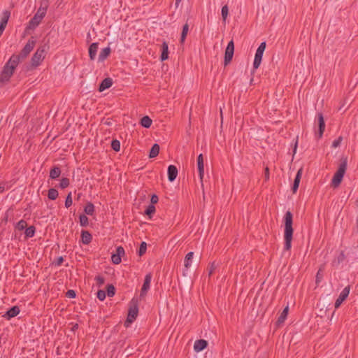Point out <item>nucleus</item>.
Listing matches in <instances>:
<instances>
[{
	"label": "nucleus",
	"mask_w": 358,
	"mask_h": 358,
	"mask_svg": "<svg viewBox=\"0 0 358 358\" xmlns=\"http://www.w3.org/2000/svg\"><path fill=\"white\" fill-rule=\"evenodd\" d=\"M283 222L285 224L284 229V250L288 251L292 248V241L293 238L294 229L293 224V215L290 211H287L283 217Z\"/></svg>",
	"instance_id": "nucleus-1"
},
{
	"label": "nucleus",
	"mask_w": 358,
	"mask_h": 358,
	"mask_svg": "<svg viewBox=\"0 0 358 358\" xmlns=\"http://www.w3.org/2000/svg\"><path fill=\"white\" fill-rule=\"evenodd\" d=\"M17 59L16 57H13L12 55L9 60L6 63L0 76V81L1 83L8 82L13 76L15 68L20 63Z\"/></svg>",
	"instance_id": "nucleus-2"
},
{
	"label": "nucleus",
	"mask_w": 358,
	"mask_h": 358,
	"mask_svg": "<svg viewBox=\"0 0 358 358\" xmlns=\"http://www.w3.org/2000/svg\"><path fill=\"white\" fill-rule=\"evenodd\" d=\"M348 166V159L347 157H343L341 159V163L339 164L338 170L334 173L332 180L331 185L334 187H337L341 183L343 176L345 173Z\"/></svg>",
	"instance_id": "nucleus-3"
},
{
	"label": "nucleus",
	"mask_w": 358,
	"mask_h": 358,
	"mask_svg": "<svg viewBox=\"0 0 358 358\" xmlns=\"http://www.w3.org/2000/svg\"><path fill=\"white\" fill-rule=\"evenodd\" d=\"M47 12V6H40L34 17L29 22L26 29H34L41 23Z\"/></svg>",
	"instance_id": "nucleus-4"
},
{
	"label": "nucleus",
	"mask_w": 358,
	"mask_h": 358,
	"mask_svg": "<svg viewBox=\"0 0 358 358\" xmlns=\"http://www.w3.org/2000/svg\"><path fill=\"white\" fill-rule=\"evenodd\" d=\"M138 313V306L137 301H135L134 299L131 300L130 302L128 315L127 320L124 322V326L128 327L136 319Z\"/></svg>",
	"instance_id": "nucleus-5"
},
{
	"label": "nucleus",
	"mask_w": 358,
	"mask_h": 358,
	"mask_svg": "<svg viewBox=\"0 0 358 358\" xmlns=\"http://www.w3.org/2000/svg\"><path fill=\"white\" fill-rule=\"evenodd\" d=\"M36 45V41L34 39V37H31L24 47L22 48L19 55L13 54V57H17V60L20 62L23 61L24 59L27 57L29 53L33 50L34 46Z\"/></svg>",
	"instance_id": "nucleus-6"
},
{
	"label": "nucleus",
	"mask_w": 358,
	"mask_h": 358,
	"mask_svg": "<svg viewBox=\"0 0 358 358\" xmlns=\"http://www.w3.org/2000/svg\"><path fill=\"white\" fill-rule=\"evenodd\" d=\"M266 42H262L258 47L253 62V71L259 68L261 64L264 52L266 49Z\"/></svg>",
	"instance_id": "nucleus-7"
},
{
	"label": "nucleus",
	"mask_w": 358,
	"mask_h": 358,
	"mask_svg": "<svg viewBox=\"0 0 358 358\" xmlns=\"http://www.w3.org/2000/svg\"><path fill=\"white\" fill-rule=\"evenodd\" d=\"M45 57V48L44 47H41L37 49L35 53L33 55L31 63V66L34 67H37L41 64V61Z\"/></svg>",
	"instance_id": "nucleus-8"
},
{
	"label": "nucleus",
	"mask_w": 358,
	"mask_h": 358,
	"mask_svg": "<svg viewBox=\"0 0 358 358\" xmlns=\"http://www.w3.org/2000/svg\"><path fill=\"white\" fill-rule=\"evenodd\" d=\"M234 53V43L233 40H231L225 49L224 52V65H228L231 61L232 60L233 56Z\"/></svg>",
	"instance_id": "nucleus-9"
},
{
	"label": "nucleus",
	"mask_w": 358,
	"mask_h": 358,
	"mask_svg": "<svg viewBox=\"0 0 358 358\" xmlns=\"http://www.w3.org/2000/svg\"><path fill=\"white\" fill-rule=\"evenodd\" d=\"M151 280H152V274L150 273L146 274L145 276L144 282L141 287V293H140V298H143L147 294V292L150 289V287Z\"/></svg>",
	"instance_id": "nucleus-10"
},
{
	"label": "nucleus",
	"mask_w": 358,
	"mask_h": 358,
	"mask_svg": "<svg viewBox=\"0 0 358 358\" xmlns=\"http://www.w3.org/2000/svg\"><path fill=\"white\" fill-rule=\"evenodd\" d=\"M350 293V286L345 287L341 294H339L338 299L336 300L334 306L335 308H338L342 303L347 299Z\"/></svg>",
	"instance_id": "nucleus-11"
},
{
	"label": "nucleus",
	"mask_w": 358,
	"mask_h": 358,
	"mask_svg": "<svg viewBox=\"0 0 358 358\" xmlns=\"http://www.w3.org/2000/svg\"><path fill=\"white\" fill-rule=\"evenodd\" d=\"M197 169L199 172V176L201 185L203 186V178L204 176V164H203V154H200L197 157Z\"/></svg>",
	"instance_id": "nucleus-12"
},
{
	"label": "nucleus",
	"mask_w": 358,
	"mask_h": 358,
	"mask_svg": "<svg viewBox=\"0 0 358 358\" xmlns=\"http://www.w3.org/2000/svg\"><path fill=\"white\" fill-rule=\"evenodd\" d=\"M124 255V250L123 247L118 246L116 248V253L113 254L111 256L112 262L115 264H119L121 262V257Z\"/></svg>",
	"instance_id": "nucleus-13"
},
{
	"label": "nucleus",
	"mask_w": 358,
	"mask_h": 358,
	"mask_svg": "<svg viewBox=\"0 0 358 358\" xmlns=\"http://www.w3.org/2000/svg\"><path fill=\"white\" fill-rule=\"evenodd\" d=\"M317 124H318V138H322L323 133L325 129V122L322 113H320L317 114Z\"/></svg>",
	"instance_id": "nucleus-14"
},
{
	"label": "nucleus",
	"mask_w": 358,
	"mask_h": 358,
	"mask_svg": "<svg viewBox=\"0 0 358 358\" xmlns=\"http://www.w3.org/2000/svg\"><path fill=\"white\" fill-rule=\"evenodd\" d=\"M208 346V341L204 339H199L195 341L194 345V350L195 352H199L204 349H206Z\"/></svg>",
	"instance_id": "nucleus-15"
},
{
	"label": "nucleus",
	"mask_w": 358,
	"mask_h": 358,
	"mask_svg": "<svg viewBox=\"0 0 358 358\" xmlns=\"http://www.w3.org/2000/svg\"><path fill=\"white\" fill-rule=\"evenodd\" d=\"M168 179L170 182H173L176 180L178 176V169L174 165H169L167 170Z\"/></svg>",
	"instance_id": "nucleus-16"
},
{
	"label": "nucleus",
	"mask_w": 358,
	"mask_h": 358,
	"mask_svg": "<svg viewBox=\"0 0 358 358\" xmlns=\"http://www.w3.org/2000/svg\"><path fill=\"white\" fill-rule=\"evenodd\" d=\"M113 85V80L111 78H104L99 86V91L103 92L106 89L110 88Z\"/></svg>",
	"instance_id": "nucleus-17"
},
{
	"label": "nucleus",
	"mask_w": 358,
	"mask_h": 358,
	"mask_svg": "<svg viewBox=\"0 0 358 358\" xmlns=\"http://www.w3.org/2000/svg\"><path fill=\"white\" fill-rule=\"evenodd\" d=\"M302 169H300L296 173V175L294 180L293 185L292 187V190L293 193H296L299 188L300 180L302 176Z\"/></svg>",
	"instance_id": "nucleus-18"
},
{
	"label": "nucleus",
	"mask_w": 358,
	"mask_h": 358,
	"mask_svg": "<svg viewBox=\"0 0 358 358\" xmlns=\"http://www.w3.org/2000/svg\"><path fill=\"white\" fill-rule=\"evenodd\" d=\"M10 16V12L9 10H6L3 11L0 22V27L4 29H6Z\"/></svg>",
	"instance_id": "nucleus-19"
},
{
	"label": "nucleus",
	"mask_w": 358,
	"mask_h": 358,
	"mask_svg": "<svg viewBox=\"0 0 358 358\" xmlns=\"http://www.w3.org/2000/svg\"><path fill=\"white\" fill-rule=\"evenodd\" d=\"M99 48L98 43H92L89 47V57L91 60H94Z\"/></svg>",
	"instance_id": "nucleus-20"
},
{
	"label": "nucleus",
	"mask_w": 358,
	"mask_h": 358,
	"mask_svg": "<svg viewBox=\"0 0 358 358\" xmlns=\"http://www.w3.org/2000/svg\"><path fill=\"white\" fill-rule=\"evenodd\" d=\"M288 311H289V306L287 305L284 308L282 312L280 313V316L278 317V320L276 321V325L277 326H280V325H281L282 324L284 323V322L287 319V315H288Z\"/></svg>",
	"instance_id": "nucleus-21"
},
{
	"label": "nucleus",
	"mask_w": 358,
	"mask_h": 358,
	"mask_svg": "<svg viewBox=\"0 0 358 358\" xmlns=\"http://www.w3.org/2000/svg\"><path fill=\"white\" fill-rule=\"evenodd\" d=\"M81 239L83 244L88 245L92 242V236L88 231L83 230L81 231Z\"/></svg>",
	"instance_id": "nucleus-22"
},
{
	"label": "nucleus",
	"mask_w": 358,
	"mask_h": 358,
	"mask_svg": "<svg viewBox=\"0 0 358 358\" xmlns=\"http://www.w3.org/2000/svg\"><path fill=\"white\" fill-rule=\"evenodd\" d=\"M169 58V45L166 41L162 45V54L160 56L161 61H165Z\"/></svg>",
	"instance_id": "nucleus-23"
},
{
	"label": "nucleus",
	"mask_w": 358,
	"mask_h": 358,
	"mask_svg": "<svg viewBox=\"0 0 358 358\" xmlns=\"http://www.w3.org/2000/svg\"><path fill=\"white\" fill-rule=\"evenodd\" d=\"M110 52L111 50L109 47L102 49L99 55V62H103L110 55Z\"/></svg>",
	"instance_id": "nucleus-24"
},
{
	"label": "nucleus",
	"mask_w": 358,
	"mask_h": 358,
	"mask_svg": "<svg viewBox=\"0 0 358 358\" xmlns=\"http://www.w3.org/2000/svg\"><path fill=\"white\" fill-rule=\"evenodd\" d=\"M20 313V308L18 306H15L11 307L8 310V311L6 313V315L8 317V319L17 316Z\"/></svg>",
	"instance_id": "nucleus-25"
},
{
	"label": "nucleus",
	"mask_w": 358,
	"mask_h": 358,
	"mask_svg": "<svg viewBox=\"0 0 358 358\" xmlns=\"http://www.w3.org/2000/svg\"><path fill=\"white\" fill-rule=\"evenodd\" d=\"M193 256H194V252H189L186 255V256L185 257L184 266H185L186 269H188L191 266L192 262Z\"/></svg>",
	"instance_id": "nucleus-26"
},
{
	"label": "nucleus",
	"mask_w": 358,
	"mask_h": 358,
	"mask_svg": "<svg viewBox=\"0 0 358 358\" xmlns=\"http://www.w3.org/2000/svg\"><path fill=\"white\" fill-rule=\"evenodd\" d=\"M345 256L343 252H341L340 254L332 261V266L338 267V265L344 261Z\"/></svg>",
	"instance_id": "nucleus-27"
},
{
	"label": "nucleus",
	"mask_w": 358,
	"mask_h": 358,
	"mask_svg": "<svg viewBox=\"0 0 358 358\" xmlns=\"http://www.w3.org/2000/svg\"><path fill=\"white\" fill-rule=\"evenodd\" d=\"M159 150H160L159 145L157 143H155L152 146V148L150 150L149 157L150 158L156 157L159 155Z\"/></svg>",
	"instance_id": "nucleus-28"
},
{
	"label": "nucleus",
	"mask_w": 358,
	"mask_h": 358,
	"mask_svg": "<svg viewBox=\"0 0 358 358\" xmlns=\"http://www.w3.org/2000/svg\"><path fill=\"white\" fill-rule=\"evenodd\" d=\"M61 174V169L59 166H54L50 171V178L57 179Z\"/></svg>",
	"instance_id": "nucleus-29"
},
{
	"label": "nucleus",
	"mask_w": 358,
	"mask_h": 358,
	"mask_svg": "<svg viewBox=\"0 0 358 358\" xmlns=\"http://www.w3.org/2000/svg\"><path fill=\"white\" fill-rule=\"evenodd\" d=\"M152 120L148 116H144L141 119L140 124L145 128H150L152 124Z\"/></svg>",
	"instance_id": "nucleus-30"
},
{
	"label": "nucleus",
	"mask_w": 358,
	"mask_h": 358,
	"mask_svg": "<svg viewBox=\"0 0 358 358\" xmlns=\"http://www.w3.org/2000/svg\"><path fill=\"white\" fill-rule=\"evenodd\" d=\"M84 212L86 215H92L94 213V204L91 202H88L84 208Z\"/></svg>",
	"instance_id": "nucleus-31"
},
{
	"label": "nucleus",
	"mask_w": 358,
	"mask_h": 358,
	"mask_svg": "<svg viewBox=\"0 0 358 358\" xmlns=\"http://www.w3.org/2000/svg\"><path fill=\"white\" fill-rule=\"evenodd\" d=\"M36 232V228L34 226H30L27 227L24 231L26 238H32Z\"/></svg>",
	"instance_id": "nucleus-32"
},
{
	"label": "nucleus",
	"mask_w": 358,
	"mask_h": 358,
	"mask_svg": "<svg viewBox=\"0 0 358 358\" xmlns=\"http://www.w3.org/2000/svg\"><path fill=\"white\" fill-rule=\"evenodd\" d=\"M58 191L55 188H50L48 190V197L50 200H55L58 197Z\"/></svg>",
	"instance_id": "nucleus-33"
},
{
	"label": "nucleus",
	"mask_w": 358,
	"mask_h": 358,
	"mask_svg": "<svg viewBox=\"0 0 358 358\" xmlns=\"http://www.w3.org/2000/svg\"><path fill=\"white\" fill-rule=\"evenodd\" d=\"M188 30H189V25L187 23H186L182 27V30L181 36H180V43H184V41L186 38L187 34L188 33Z\"/></svg>",
	"instance_id": "nucleus-34"
},
{
	"label": "nucleus",
	"mask_w": 358,
	"mask_h": 358,
	"mask_svg": "<svg viewBox=\"0 0 358 358\" xmlns=\"http://www.w3.org/2000/svg\"><path fill=\"white\" fill-rule=\"evenodd\" d=\"M80 224L82 227H87L89 224V219L85 214H81L79 216Z\"/></svg>",
	"instance_id": "nucleus-35"
},
{
	"label": "nucleus",
	"mask_w": 358,
	"mask_h": 358,
	"mask_svg": "<svg viewBox=\"0 0 358 358\" xmlns=\"http://www.w3.org/2000/svg\"><path fill=\"white\" fill-rule=\"evenodd\" d=\"M156 208L155 206L150 204L145 210V215L151 217L152 215L155 213Z\"/></svg>",
	"instance_id": "nucleus-36"
},
{
	"label": "nucleus",
	"mask_w": 358,
	"mask_h": 358,
	"mask_svg": "<svg viewBox=\"0 0 358 358\" xmlns=\"http://www.w3.org/2000/svg\"><path fill=\"white\" fill-rule=\"evenodd\" d=\"M111 148L115 152L120 151V141L118 140H117V139H113L111 141Z\"/></svg>",
	"instance_id": "nucleus-37"
},
{
	"label": "nucleus",
	"mask_w": 358,
	"mask_h": 358,
	"mask_svg": "<svg viewBox=\"0 0 358 358\" xmlns=\"http://www.w3.org/2000/svg\"><path fill=\"white\" fill-rule=\"evenodd\" d=\"M27 227V223L25 220H20L17 224H16V228L20 230V231H22L24 229H26V228Z\"/></svg>",
	"instance_id": "nucleus-38"
},
{
	"label": "nucleus",
	"mask_w": 358,
	"mask_h": 358,
	"mask_svg": "<svg viewBox=\"0 0 358 358\" xmlns=\"http://www.w3.org/2000/svg\"><path fill=\"white\" fill-rule=\"evenodd\" d=\"M324 269V265L321 266V267L319 268L317 275H316V283L318 284L322 279L323 274L322 272Z\"/></svg>",
	"instance_id": "nucleus-39"
},
{
	"label": "nucleus",
	"mask_w": 358,
	"mask_h": 358,
	"mask_svg": "<svg viewBox=\"0 0 358 358\" xmlns=\"http://www.w3.org/2000/svg\"><path fill=\"white\" fill-rule=\"evenodd\" d=\"M147 250V243L145 242H142L140 245L139 250H138V255L143 256L145 252Z\"/></svg>",
	"instance_id": "nucleus-40"
},
{
	"label": "nucleus",
	"mask_w": 358,
	"mask_h": 358,
	"mask_svg": "<svg viewBox=\"0 0 358 358\" xmlns=\"http://www.w3.org/2000/svg\"><path fill=\"white\" fill-rule=\"evenodd\" d=\"M221 13H222V20L224 22L228 16V14H229V8H228L227 5H224V6H222Z\"/></svg>",
	"instance_id": "nucleus-41"
},
{
	"label": "nucleus",
	"mask_w": 358,
	"mask_h": 358,
	"mask_svg": "<svg viewBox=\"0 0 358 358\" xmlns=\"http://www.w3.org/2000/svg\"><path fill=\"white\" fill-rule=\"evenodd\" d=\"M115 287L112 285V284H110V285H107V294L108 296L110 297H112L115 295Z\"/></svg>",
	"instance_id": "nucleus-42"
},
{
	"label": "nucleus",
	"mask_w": 358,
	"mask_h": 358,
	"mask_svg": "<svg viewBox=\"0 0 358 358\" xmlns=\"http://www.w3.org/2000/svg\"><path fill=\"white\" fill-rule=\"evenodd\" d=\"M70 184L69 179L67 178H62L60 180L59 187L62 189H65Z\"/></svg>",
	"instance_id": "nucleus-43"
},
{
	"label": "nucleus",
	"mask_w": 358,
	"mask_h": 358,
	"mask_svg": "<svg viewBox=\"0 0 358 358\" xmlns=\"http://www.w3.org/2000/svg\"><path fill=\"white\" fill-rule=\"evenodd\" d=\"M73 201H72V196L71 192H69L65 199V207L69 208L72 205Z\"/></svg>",
	"instance_id": "nucleus-44"
},
{
	"label": "nucleus",
	"mask_w": 358,
	"mask_h": 358,
	"mask_svg": "<svg viewBox=\"0 0 358 358\" xmlns=\"http://www.w3.org/2000/svg\"><path fill=\"white\" fill-rule=\"evenodd\" d=\"M217 267V264L215 262H213L208 268V275L210 276Z\"/></svg>",
	"instance_id": "nucleus-45"
},
{
	"label": "nucleus",
	"mask_w": 358,
	"mask_h": 358,
	"mask_svg": "<svg viewBox=\"0 0 358 358\" xmlns=\"http://www.w3.org/2000/svg\"><path fill=\"white\" fill-rule=\"evenodd\" d=\"M106 292L104 290L100 289L97 292L96 296L100 301H103L106 299Z\"/></svg>",
	"instance_id": "nucleus-46"
},
{
	"label": "nucleus",
	"mask_w": 358,
	"mask_h": 358,
	"mask_svg": "<svg viewBox=\"0 0 358 358\" xmlns=\"http://www.w3.org/2000/svg\"><path fill=\"white\" fill-rule=\"evenodd\" d=\"M95 280L99 287L102 286L105 282V279L101 275H97L95 277Z\"/></svg>",
	"instance_id": "nucleus-47"
},
{
	"label": "nucleus",
	"mask_w": 358,
	"mask_h": 358,
	"mask_svg": "<svg viewBox=\"0 0 358 358\" xmlns=\"http://www.w3.org/2000/svg\"><path fill=\"white\" fill-rule=\"evenodd\" d=\"M342 141H343V137L342 136H339L338 138L335 139L333 141L331 147L334 148H336L340 146Z\"/></svg>",
	"instance_id": "nucleus-48"
},
{
	"label": "nucleus",
	"mask_w": 358,
	"mask_h": 358,
	"mask_svg": "<svg viewBox=\"0 0 358 358\" xmlns=\"http://www.w3.org/2000/svg\"><path fill=\"white\" fill-rule=\"evenodd\" d=\"M66 296L70 299H74L76 296V293L73 289H69L66 293Z\"/></svg>",
	"instance_id": "nucleus-49"
},
{
	"label": "nucleus",
	"mask_w": 358,
	"mask_h": 358,
	"mask_svg": "<svg viewBox=\"0 0 358 358\" xmlns=\"http://www.w3.org/2000/svg\"><path fill=\"white\" fill-rule=\"evenodd\" d=\"M63 262H64V258H63V257L60 256V257H57V259H55L52 264L55 266H59L62 265Z\"/></svg>",
	"instance_id": "nucleus-50"
},
{
	"label": "nucleus",
	"mask_w": 358,
	"mask_h": 358,
	"mask_svg": "<svg viewBox=\"0 0 358 358\" xmlns=\"http://www.w3.org/2000/svg\"><path fill=\"white\" fill-rule=\"evenodd\" d=\"M158 201H159V198H158L157 195L152 194L151 196V199H150V204L151 205L154 206L155 204H156L158 202Z\"/></svg>",
	"instance_id": "nucleus-51"
},
{
	"label": "nucleus",
	"mask_w": 358,
	"mask_h": 358,
	"mask_svg": "<svg viewBox=\"0 0 358 358\" xmlns=\"http://www.w3.org/2000/svg\"><path fill=\"white\" fill-rule=\"evenodd\" d=\"M265 178L266 180L269 178V169L268 167L265 169Z\"/></svg>",
	"instance_id": "nucleus-52"
},
{
	"label": "nucleus",
	"mask_w": 358,
	"mask_h": 358,
	"mask_svg": "<svg viewBox=\"0 0 358 358\" xmlns=\"http://www.w3.org/2000/svg\"><path fill=\"white\" fill-rule=\"evenodd\" d=\"M78 329V324L77 323L73 324V326L71 327V331H75Z\"/></svg>",
	"instance_id": "nucleus-53"
},
{
	"label": "nucleus",
	"mask_w": 358,
	"mask_h": 358,
	"mask_svg": "<svg viewBox=\"0 0 358 358\" xmlns=\"http://www.w3.org/2000/svg\"><path fill=\"white\" fill-rule=\"evenodd\" d=\"M5 190V185L1 184L0 185V194L3 193Z\"/></svg>",
	"instance_id": "nucleus-54"
},
{
	"label": "nucleus",
	"mask_w": 358,
	"mask_h": 358,
	"mask_svg": "<svg viewBox=\"0 0 358 358\" xmlns=\"http://www.w3.org/2000/svg\"><path fill=\"white\" fill-rule=\"evenodd\" d=\"M180 2H181V0H176V3H175L176 8L178 7Z\"/></svg>",
	"instance_id": "nucleus-55"
},
{
	"label": "nucleus",
	"mask_w": 358,
	"mask_h": 358,
	"mask_svg": "<svg viewBox=\"0 0 358 358\" xmlns=\"http://www.w3.org/2000/svg\"><path fill=\"white\" fill-rule=\"evenodd\" d=\"M296 148H297V141H296L295 143V145H294V150H293V152H294V154L296 152Z\"/></svg>",
	"instance_id": "nucleus-56"
},
{
	"label": "nucleus",
	"mask_w": 358,
	"mask_h": 358,
	"mask_svg": "<svg viewBox=\"0 0 358 358\" xmlns=\"http://www.w3.org/2000/svg\"><path fill=\"white\" fill-rule=\"evenodd\" d=\"M80 194H78V196H77V199L78 200L80 199Z\"/></svg>",
	"instance_id": "nucleus-57"
},
{
	"label": "nucleus",
	"mask_w": 358,
	"mask_h": 358,
	"mask_svg": "<svg viewBox=\"0 0 358 358\" xmlns=\"http://www.w3.org/2000/svg\"><path fill=\"white\" fill-rule=\"evenodd\" d=\"M183 275H186V273L185 271H183Z\"/></svg>",
	"instance_id": "nucleus-58"
}]
</instances>
